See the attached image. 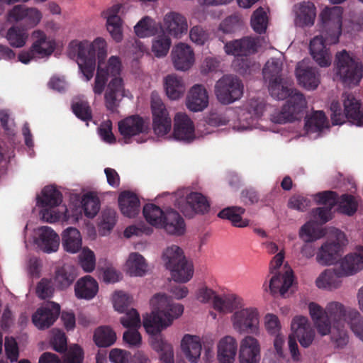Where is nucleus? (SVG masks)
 Segmentation results:
<instances>
[{
	"label": "nucleus",
	"mask_w": 363,
	"mask_h": 363,
	"mask_svg": "<svg viewBox=\"0 0 363 363\" xmlns=\"http://www.w3.org/2000/svg\"><path fill=\"white\" fill-rule=\"evenodd\" d=\"M209 104V95L206 87L195 84L187 91L185 105L192 112H200L206 109Z\"/></svg>",
	"instance_id": "obj_26"
},
{
	"label": "nucleus",
	"mask_w": 363,
	"mask_h": 363,
	"mask_svg": "<svg viewBox=\"0 0 363 363\" xmlns=\"http://www.w3.org/2000/svg\"><path fill=\"white\" fill-rule=\"evenodd\" d=\"M149 306L150 312L143 315V325L151 336V346L159 354L162 362L174 363L173 346L164 338L161 332L170 327L175 320L183 315L184 307L162 292L152 295Z\"/></svg>",
	"instance_id": "obj_2"
},
{
	"label": "nucleus",
	"mask_w": 363,
	"mask_h": 363,
	"mask_svg": "<svg viewBox=\"0 0 363 363\" xmlns=\"http://www.w3.org/2000/svg\"><path fill=\"white\" fill-rule=\"evenodd\" d=\"M296 77L298 84L308 91L315 90L320 84L319 74L308 60L297 65Z\"/></svg>",
	"instance_id": "obj_27"
},
{
	"label": "nucleus",
	"mask_w": 363,
	"mask_h": 363,
	"mask_svg": "<svg viewBox=\"0 0 363 363\" xmlns=\"http://www.w3.org/2000/svg\"><path fill=\"white\" fill-rule=\"evenodd\" d=\"M168 270L171 272L172 279L180 283L188 282L194 275L193 264L186 258Z\"/></svg>",
	"instance_id": "obj_47"
},
{
	"label": "nucleus",
	"mask_w": 363,
	"mask_h": 363,
	"mask_svg": "<svg viewBox=\"0 0 363 363\" xmlns=\"http://www.w3.org/2000/svg\"><path fill=\"white\" fill-rule=\"evenodd\" d=\"M344 112L338 101H333L330 109L333 125H342L346 120L357 126H363V111H360V104L354 96L348 93L342 95Z\"/></svg>",
	"instance_id": "obj_9"
},
{
	"label": "nucleus",
	"mask_w": 363,
	"mask_h": 363,
	"mask_svg": "<svg viewBox=\"0 0 363 363\" xmlns=\"http://www.w3.org/2000/svg\"><path fill=\"white\" fill-rule=\"evenodd\" d=\"M346 323L342 325H330V340L334 347L337 349L345 348L349 343L350 337L345 328Z\"/></svg>",
	"instance_id": "obj_53"
},
{
	"label": "nucleus",
	"mask_w": 363,
	"mask_h": 363,
	"mask_svg": "<svg viewBox=\"0 0 363 363\" xmlns=\"http://www.w3.org/2000/svg\"><path fill=\"white\" fill-rule=\"evenodd\" d=\"M143 212L146 221L150 225L157 228H160L162 226L166 210L164 211L159 206L152 203H148L143 207Z\"/></svg>",
	"instance_id": "obj_50"
},
{
	"label": "nucleus",
	"mask_w": 363,
	"mask_h": 363,
	"mask_svg": "<svg viewBox=\"0 0 363 363\" xmlns=\"http://www.w3.org/2000/svg\"><path fill=\"white\" fill-rule=\"evenodd\" d=\"M212 131L211 130H203L201 128L196 130L191 118L184 112H177L173 118L172 139L189 143Z\"/></svg>",
	"instance_id": "obj_14"
},
{
	"label": "nucleus",
	"mask_w": 363,
	"mask_h": 363,
	"mask_svg": "<svg viewBox=\"0 0 363 363\" xmlns=\"http://www.w3.org/2000/svg\"><path fill=\"white\" fill-rule=\"evenodd\" d=\"M339 274L343 277L354 275L363 269V246L345 255L338 262Z\"/></svg>",
	"instance_id": "obj_29"
},
{
	"label": "nucleus",
	"mask_w": 363,
	"mask_h": 363,
	"mask_svg": "<svg viewBox=\"0 0 363 363\" xmlns=\"http://www.w3.org/2000/svg\"><path fill=\"white\" fill-rule=\"evenodd\" d=\"M116 223V212L113 209L108 208L102 211L98 222L99 233L101 236L108 235Z\"/></svg>",
	"instance_id": "obj_52"
},
{
	"label": "nucleus",
	"mask_w": 363,
	"mask_h": 363,
	"mask_svg": "<svg viewBox=\"0 0 363 363\" xmlns=\"http://www.w3.org/2000/svg\"><path fill=\"white\" fill-rule=\"evenodd\" d=\"M74 295L78 299L90 301L99 291V284L96 280L89 275L79 279L74 284Z\"/></svg>",
	"instance_id": "obj_41"
},
{
	"label": "nucleus",
	"mask_w": 363,
	"mask_h": 363,
	"mask_svg": "<svg viewBox=\"0 0 363 363\" xmlns=\"http://www.w3.org/2000/svg\"><path fill=\"white\" fill-rule=\"evenodd\" d=\"M108 43L103 37L89 40H73L67 47V53L74 60L85 81H90L96 67L93 92L101 95L106 85L104 94L106 105L108 108H114L123 98H133L129 89L125 88L122 77L123 65L116 55L108 56Z\"/></svg>",
	"instance_id": "obj_1"
},
{
	"label": "nucleus",
	"mask_w": 363,
	"mask_h": 363,
	"mask_svg": "<svg viewBox=\"0 0 363 363\" xmlns=\"http://www.w3.org/2000/svg\"><path fill=\"white\" fill-rule=\"evenodd\" d=\"M344 9L341 6L325 7L319 14L323 29L321 34L315 36L310 42V54L320 67H328L332 64V54L328 46L337 44L342 31L350 33L347 21H343Z\"/></svg>",
	"instance_id": "obj_3"
},
{
	"label": "nucleus",
	"mask_w": 363,
	"mask_h": 363,
	"mask_svg": "<svg viewBox=\"0 0 363 363\" xmlns=\"http://www.w3.org/2000/svg\"><path fill=\"white\" fill-rule=\"evenodd\" d=\"M116 340V334L109 326L97 328L94 333V341L100 347L112 345Z\"/></svg>",
	"instance_id": "obj_51"
},
{
	"label": "nucleus",
	"mask_w": 363,
	"mask_h": 363,
	"mask_svg": "<svg viewBox=\"0 0 363 363\" xmlns=\"http://www.w3.org/2000/svg\"><path fill=\"white\" fill-rule=\"evenodd\" d=\"M76 276L74 267L65 264L56 269L52 284L59 289H65L73 283Z\"/></svg>",
	"instance_id": "obj_46"
},
{
	"label": "nucleus",
	"mask_w": 363,
	"mask_h": 363,
	"mask_svg": "<svg viewBox=\"0 0 363 363\" xmlns=\"http://www.w3.org/2000/svg\"><path fill=\"white\" fill-rule=\"evenodd\" d=\"M282 61L279 59H271L268 60L263 69L264 79L268 83L274 80L283 78L281 72L282 70Z\"/></svg>",
	"instance_id": "obj_56"
},
{
	"label": "nucleus",
	"mask_w": 363,
	"mask_h": 363,
	"mask_svg": "<svg viewBox=\"0 0 363 363\" xmlns=\"http://www.w3.org/2000/svg\"><path fill=\"white\" fill-rule=\"evenodd\" d=\"M346 242L345 235L336 230L333 237L318 248L315 257L317 262L323 266H330L337 263L342 247Z\"/></svg>",
	"instance_id": "obj_16"
},
{
	"label": "nucleus",
	"mask_w": 363,
	"mask_h": 363,
	"mask_svg": "<svg viewBox=\"0 0 363 363\" xmlns=\"http://www.w3.org/2000/svg\"><path fill=\"white\" fill-rule=\"evenodd\" d=\"M122 7L120 4H113L101 13V17L105 20L106 30L111 39L116 43L123 40V21L118 15Z\"/></svg>",
	"instance_id": "obj_18"
},
{
	"label": "nucleus",
	"mask_w": 363,
	"mask_h": 363,
	"mask_svg": "<svg viewBox=\"0 0 363 363\" xmlns=\"http://www.w3.org/2000/svg\"><path fill=\"white\" fill-rule=\"evenodd\" d=\"M160 28L168 36L181 39L187 33L189 23L187 18L183 14L176 11H169L164 15L160 22Z\"/></svg>",
	"instance_id": "obj_20"
},
{
	"label": "nucleus",
	"mask_w": 363,
	"mask_h": 363,
	"mask_svg": "<svg viewBox=\"0 0 363 363\" xmlns=\"http://www.w3.org/2000/svg\"><path fill=\"white\" fill-rule=\"evenodd\" d=\"M133 29L135 34L140 38L150 37L155 33V21L150 16H144L134 26Z\"/></svg>",
	"instance_id": "obj_55"
},
{
	"label": "nucleus",
	"mask_w": 363,
	"mask_h": 363,
	"mask_svg": "<svg viewBox=\"0 0 363 363\" xmlns=\"http://www.w3.org/2000/svg\"><path fill=\"white\" fill-rule=\"evenodd\" d=\"M171 45L172 40L170 37L162 33L152 39L151 52L157 58L164 57L168 54Z\"/></svg>",
	"instance_id": "obj_54"
},
{
	"label": "nucleus",
	"mask_w": 363,
	"mask_h": 363,
	"mask_svg": "<svg viewBox=\"0 0 363 363\" xmlns=\"http://www.w3.org/2000/svg\"><path fill=\"white\" fill-rule=\"evenodd\" d=\"M121 317L120 322L124 328L138 329L141 326V320L138 311L135 308L127 309Z\"/></svg>",
	"instance_id": "obj_62"
},
{
	"label": "nucleus",
	"mask_w": 363,
	"mask_h": 363,
	"mask_svg": "<svg viewBox=\"0 0 363 363\" xmlns=\"http://www.w3.org/2000/svg\"><path fill=\"white\" fill-rule=\"evenodd\" d=\"M118 203L121 213L127 218H134L140 211L139 197L133 191H121L118 195Z\"/></svg>",
	"instance_id": "obj_36"
},
{
	"label": "nucleus",
	"mask_w": 363,
	"mask_h": 363,
	"mask_svg": "<svg viewBox=\"0 0 363 363\" xmlns=\"http://www.w3.org/2000/svg\"><path fill=\"white\" fill-rule=\"evenodd\" d=\"M324 230L312 219L303 225L298 232L299 238L304 242H313L323 237Z\"/></svg>",
	"instance_id": "obj_48"
},
{
	"label": "nucleus",
	"mask_w": 363,
	"mask_h": 363,
	"mask_svg": "<svg viewBox=\"0 0 363 363\" xmlns=\"http://www.w3.org/2000/svg\"><path fill=\"white\" fill-rule=\"evenodd\" d=\"M36 206L39 208L40 218L47 223L57 221L77 223L82 218V210L72 200L67 208L62 203V194L54 186H47L37 198Z\"/></svg>",
	"instance_id": "obj_5"
},
{
	"label": "nucleus",
	"mask_w": 363,
	"mask_h": 363,
	"mask_svg": "<svg viewBox=\"0 0 363 363\" xmlns=\"http://www.w3.org/2000/svg\"><path fill=\"white\" fill-rule=\"evenodd\" d=\"M186 259L183 250L177 245L167 246L163 250L162 260L165 267L169 269Z\"/></svg>",
	"instance_id": "obj_49"
},
{
	"label": "nucleus",
	"mask_w": 363,
	"mask_h": 363,
	"mask_svg": "<svg viewBox=\"0 0 363 363\" xmlns=\"http://www.w3.org/2000/svg\"><path fill=\"white\" fill-rule=\"evenodd\" d=\"M260 312L258 308L253 306L238 307L230 317L232 329L238 335L247 333L258 334L260 331Z\"/></svg>",
	"instance_id": "obj_10"
},
{
	"label": "nucleus",
	"mask_w": 363,
	"mask_h": 363,
	"mask_svg": "<svg viewBox=\"0 0 363 363\" xmlns=\"http://www.w3.org/2000/svg\"><path fill=\"white\" fill-rule=\"evenodd\" d=\"M238 341L230 335L220 337L216 343V358L219 363H234L238 354Z\"/></svg>",
	"instance_id": "obj_30"
},
{
	"label": "nucleus",
	"mask_w": 363,
	"mask_h": 363,
	"mask_svg": "<svg viewBox=\"0 0 363 363\" xmlns=\"http://www.w3.org/2000/svg\"><path fill=\"white\" fill-rule=\"evenodd\" d=\"M326 318L331 322V325L347 323L350 318L346 308L342 303L337 301H331L325 306Z\"/></svg>",
	"instance_id": "obj_45"
},
{
	"label": "nucleus",
	"mask_w": 363,
	"mask_h": 363,
	"mask_svg": "<svg viewBox=\"0 0 363 363\" xmlns=\"http://www.w3.org/2000/svg\"><path fill=\"white\" fill-rule=\"evenodd\" d=\"M263 39L246 37L240 40L230 41L225 45L226 54L234 56H247L256 52L261 46Z\"/></svg>",
	"instance_id": "obj_25"
},
{
	"label": "nucleus",
	"mask_w": 363,
	"mask_h": 363,
	"mask_svg": "<svg viewBox=\"0 0 363 363\" xmlns=\"http://www.w3.org/2000/svg\"><path fill=\"white\" fill-rule=\"evenodd\" d=\"M33 43L28 50H23L18 55V60L23 64H28L36 58H43L52 55L56 43L54 39L47 36L40 30L33 32Z\"/></svg>",
	"instance_id": "obj_13"
},
{
	"label": "nucleus",
	"mask_w": 363,
	"mask_h": 363,
	"mask_svg": "<svg viewBox=\"0 0 363 363\" xmlns=\"http://www.w3.org/2000/svg\"><path fill=\"white\" fill-rule=\"evenodd\" d=\"M330 127L329 122L323 111L313 112L306 121L305 130L306 133L313 138L320 136Z\"/></svg>",
	"instance_id": "obj_40"
},
{
	"label": "nucleus",
	"mask_w": 363,
	"mask_h": 363,
	"mask_svg": "<svg viewBox=\"0 0 363 363\" xmlns=\"http://www.w3.org/2000/svg\"><path fill=\"white\" fill-rule=\"evenodd\" d=\"M6 38L12 47L22 48L28 39V33L26 29L18 26H13L9 29Z\"/></svg>",
	"instance_id": "obj_57"
},
{
	"label": "nucleus",
	"mask_w": 363,
	"mask_h": 363,
	"mask_svg": "<svg viewBox=\"0 0 363 363\" xmlns=\"http://www.w3.org/2000/svg\"><path fill=\"white\" fill-rule=\"evenodd\" d=\"M180 349L190 363H199L202 352V342L199 336L186 334L180 342Z\"/></svg>",
	"instance_id": "obj_34"
},
{
	"label": "nucleus",
	"mask_w": 363,
	"mask_h": 363,
	"mask_svg": "<svg viewBox=\"0 0 363 363\" xmlns=\"http://www.w3.org/2000/svg\"><path fill=\"white\" fill-rule=\"evenodd\" d=\"M244 303V299L235 293L218 295L213 303V308L222 314L233 313Z\"/></svg>",
	"instance_id": "obj_38"
},
{
	"label": "nucleus",
	"mask_w": 363,
	"mask_h": 363,
	"mask_svg": "<svg viewBox=\"0 0 363 363\" xmlns=\"http://www.w3.org/2000/svg\"><path fill=\"white\" fill-rule=\"evenodd\" d=\"M267 11V9L259 7L253 12L250 21L252 28L256 33L265 32L268 23Z\"/></svg>",
	"instance_id": "obj_59"
},
{
	"label": "nucleus",
	"mask_w": 363,
	"mask_h": 363,
	"mask_svg": "<svg viewBox=\"0 0 363 363\" xmlns=\"http://www.w3.org/2000/svg\"><path fill=\"white\" fill-rule=\"evenodd\" d=\"M173 206L186 218H194L207 213L210 208L207 198L191 187L178 189L171 195Z\"/></svg>",
	"instance_id": "obj_6"
},
{
	"label": "nucleus",
	"mask_w": 363,
	"mask_h": 363,
	"mask_svg": "<svg viewBox=\"0 0 363 363\" xmlns=\"http://www.w3.org/2000/svg\"><path fill=\"white\" fill-rule=\"evenodd\" d=\"M123 270L130 277H142L148 273L149 264L143 255L131 252L123 264Z\"/></svg>",
	"instance_id": "obj_35"
},
{
	"label": "nucleus",
	"mask_w": 363,
	"mask_h": 363,
	"mask_svg": "<svg viewBox=\"0 0 363 363\" xmlns=\"http://www.w3.org/2000/svg\"><path fill=\"white\" fill-rule=\"evenodd\" d=\"M74 201L82 210V214L88 218H94L99 212L101 203L95 192L89 191L82 196L74 194L71 196L70 201Z\"/></svg>",
	"instance_id": "obj_31"
},
{
	"label": "nucleus",
	"mask_w": 363,
	"mask_h": 363,
	"mask_svg": "<svg viewBox=\"0 0 363 363\" xmlns=\"http://www.w3.org/2000/svg\"><path fill=\"white\" fill-rule=\"evenodd\" d=\"M308 310L318 335L320 337L328 335L331 322L326 318L325 308L317 303L311 302L308 305Z\"/></svg>",
	"instance_id": "obj_37"
},
{
	"label": "nucleus",
	"mask_w": 363,
	"mask_h": 363,
	"mask_svg": "<svg viewBox=\"0 0 363 363\" xmlns=\"http://www.w3.org/2000/svg\"><path fill=\"white\" fill-rule=\"evenodd\" d=\"M316 7L310 1H303L295 4L292 8L294 25L300 28L311 27L316 18Z\"/></svg>",
	"instance_id": "obj_22"
},
{
	"label": "nucleus",
	"mask_w": 363,
	"mask_h": 363,
	"mask_svg": "<svg viewBox=\"0 0 363 363\" xmlns=\"http://www.w3.org/2000/svg\"><path fill=\"white\" fill-rule=\"evenodd\" d=\"M238 356L240 363H259L261 359L259 341L254 336H245L240 342Z\"/></svg>",
	"instance_id": "obj_24"
},
{
	"label": "nucleus",
	"mask_w": 363,
	"mask_h": 363,
	"mask_svg": "<svg viewBox=\"0 0 363 363\" xmlns=\"http://www.w3.org/2000/svg\"><path fill=\"white\" fill-rule=\"evenodd\" d=\"M342 274L338 269H327L323 270L316 278L315 286L322 290L335 291L342 285Z\"/></svg>",
	"instance_id": "obj_42"
},
{
	"label": "nucleus",
	"mask_w": 363,
	"mask_h": 363,
	"mask_svg": "<svg viewBox=\"0 0 363 363\" xmlns=\"http://www.w3.org/2000/svg\"><path fill=\"white\" fill-rule=\"evenodd\" d=\"M59 304L47 302L33 315L32 320L36 328L44 330L53 324L60 313Z\"/></svg>",
	"instance_id": "obj_28"
},
{
	"label": "nucleus",
	"mask_w": 363,
	"mask_h": 363,
	"mask_svg": "<svg viewBox=\"0 0 363 363\" xmlns=\"http://www.w3.org/2000/svg\"><path fill=\"white\" fill-rule=\"evenodd\" d=\"M263 327L266 333L272 336L282 334V324L277 315L267 313L263 316Z\"/></svg>",
	"instance_id": "obj_58"
},
{
	"label": "nucleus",
	"mask_w": 363,
	"mask_h": 363,
	"mask_svg": "<svg viewBox=\"0 0 363 363\" xmlns=\"http://www.w3.org/2000/svg\"><path fill=\"white\" fill-rule=\"evenodd\" d=\"M245 210L241 207L230 206L219 212L218 216L227 219L237 228H245L250 225V220L244 217Z\"/></svg>",
	"instance_id": "obj_44"
},
{
	"label": "nucleus",
	"mask_w": 363,
	"mask_h": 363,
	"mask_svg": "<svg viewBox=\"0 0 363 363\" xmlns=\"http://www.w3.org/2000/svg\"><path fill=\"white\" fill-rule=\"evenodd\" d=\"M42 18V12L35 7L16 6L8 13L9 21L18 22L24 21L28 28L37 26Z\"/></svg>",
	"instance_id": "obj_23"
},
{
	"label": "nucleus",
	"mask_w": 363,
	"mask_h": 363,
	"mask_svg": "<svg viewBox=\"0 0 363 363\" xmlns=\"http://www.w3.org/2000/svg\"><path fill=\"white\" fill-rule=\"evenodd\" d=\"M32 239L37 247L45 253L55 252L60 246V237L50 226L43 225L35 228Z\"/></svg>",
	"instance_id": "obj_21"
},
{
	"label": "nucleus",
	"mask_w": 363,
	"mask_h": 363,
	"mask_svg": "<svg viewBox=\"0 0 363 363\" xmlns=\"http://www.w3.org/2000/svg\"><path fill=\"white\" fill-rule=\"evenodd\" d=\"M170 57L174 68L179 72L189 71L196 63L194 50L186 43L179 42L174 45Z\"/></svg>",
	"instance_id": "obj_19"
},
{
	"label": "nucleus",
	"mask_w": 363,
	"mask_h": 363,
	"mask_svg": "<svg viewBox=\"0 0 363 363\" xmlns=\"http://www.w3.org/2000/svg\"><path fill=\"white\" fill-rule=\"evenodd\" d=\"M63 250L69 254H77L82 249V236L74 227H68L61 234Z\"/></svg>",
	"instance_id": "obj_43"
},
{
	"label": "nucleus",
	"mask_w": 363,
	"mask_h": 363,
	"mask_svg": "<svg viewBox=\"0 0 363 363\" xmlns=\"http://www.w3.org/2000/svg\"><path fill=\"white\" fill-rule=\"evenodd\" d=\"M152 129L158 138L172 139V119L165 104L157 92L151 94Z\"/></svg>",
	"instance_id": "obj_12"
},
{
	"label": "nucleus",
	"mask_w": 363,
	"mask_h": 363,
	"mask_svg": "<svg viewBox=\"0 0 363 363\" xmlns=\"http://www.w3.org/2000/svg\"><path fill=\"white\" fill-rule=\"evenodd\" d=\"M349 324L354 335L359 340L363 341V318L357 311L350 313Z\"/></svg>",
	"instance_id": "obj_64"
},
{
	"label": "nucleus",
	"mask_w": 363,
	"mask_h": 363,
	"mask_svg": "<svg viewBox=\"0 0 363 363\" xmlns=\"http://www.w3.org/2000/svg\"><path fill=\"white\" fill-rule=\"evenodd\" d=\"M118 130L125 143L134 139L138 143L146 142L149 138V125L143 118L132 116L118 123Z\"/></svg>",
	"instance_id": "obj_15"
},
{
	"label": "nucleus",
	"mask_w": 363,
	"mask_h": 363,
	"mask_svg": "<svg viewBox=\"0 0 363 363\" xmlns=\"http://www.w3.org/2000/svg\"><path fill=\"white\" fill-rule=\"evenodd\" d=\"M290 330L288 347L293 360L298 362L301 359V354L296 340L301 347H309L315 340V332L308 318L301 315H295L292 318Z\"/></svg>",
	"instance_id": "obj_7"
},
{
	"label": "nucleus",
	"mask_w": 363,
	"mask_h": 363,
	"mask_svg": "<svg viewBox=\"0 0 363 363\" xmlns=\"http://www.w3.org/2000/svg\"><path fill=\"white\" fill-rule=\"evenodd\" d=\"M163 89L170 101L182 99L186 91L184 78L175 73L169 74L163 78Z\"/></svg>",
	"instance_id": "obj_33"
},
{
	"label": "nucleus",
	"mask_w": 363,
	"mask_h": 363,
	"mask_svg": "<svg viewBox=\"0 0 363 363\" xmlns=\"http://www.w3.org/2000/svg\"><path fill=\"white\" fill-rule=\"evenodd\" d=\"M214 93L220 103L229 104L241 98L243 94V85L238 77L224 75L216 82Z\"/></svg>",
	"instance_id": "obj_17"
},
{
	"label": "nucleus",
	"mask_w": 363,
	"mask_h": 363,
	"mask_svg": "<svg viewBox=\"0 0 363 363\" xmlns=\"http://www.w3.org/2000/svg\"><path fill=\"white\" fill-rule=\"evenodd\" d=\"M133 302V298L129 294L123 291H115L112 295V303L115 311L123 313Z\"/></svg>",
	"instance_id": "obj_60"
},
{
	"label": "nucleus",
	"mask_w": 363,
	"mask_h": 363,
	"mask_svg": "<svg viewBox=\"0 0 363 363\" xmlns=\"http://www.w3.org/2000/svg\"><path fill=\"white\" fill-rule=\"evenodd\" d=\"M265 110L266 104L263 100L250 99L238 111V121L233 128L240 132L254 128L266 130L267 128L259 122Z\"/></svg>",
	"instance_id": "obj_11"
},
{
	"label": "nucleus",
	"mask_w": 363,
	"mask_h": 363,
	"mask_svg": "<svg viewBox=\"0 0 363 363\" xmlns=\"http://www.w3.org/2000/svg\"><path fill=\"white\" fill-rule=\"evenodd\" d=\"M74 113L82 121H88L91 118V113L88 103L81 98H74L72 102Z\"/></svg>",
	"instance_id": "obj_63"
},
{
	"label": "nucleus",
	"mask_w": 363,
	"mask_h": 363,
	"mask_svg": "<svg viewBox=\"0 0 363 363\" xmlns=\"http://www.w3.org/2000/svg\"><path fill=\"white\" fill-rule=\"evenodd\" d=\"M272 274L268 284L270 292L284 295L294 283V277L292 269L285 266L280 271Z\"/></svg>",
	"instance_id": "obj_32"
},
{
	"label": "nucleus",
	"mask_w": 363,
	"mask_h": 363,
	"mask_svg": "<svg viewBox=\"0 0 363 363\" xmlns=\"http://www.w3.org/2000/svg\"><path fill=\"white\" fill-rule=\"evenodd\" d=\"M160 229L169 235L180 236L186 231V224L184 218L176 210L169 208L166 209L164 223Z\"/></svg>",
	"instance_id": "obj_39"
},
{
	"label": "nucleus",
	"mask_w": 363,
	"mask_h": 363,
	"mask_svg": "<svg viewBox=\"0 0 363 363\" xmlns=\"http://www.w3.org/2000/svg\"><path fill=\"white\" fill-rule=\"evenodd\" d=\"M268 89L272 98L277 100L287 99L281 110L272 114L271 120L276 123L293 122L301 118L307 107L303 94L293 86L291 81L279 78L269 83Z\"/></svg>",
	"instance_id": "obj_4"
},
{
	"label": "nucleus",
	"mask_w": 363,
	"mask_h": 363,
	"mask_svg": "<svg viewBox=\"0 0 363 363\" xmlns=\"http://www.w3.org/2000/svg\"><path fill=\"white\" fill-rule=\"evenodd\" d=\"M79 264L86 273L92 272L96 267V257L94 252L88 247L82 249L78 255Z\"/></svg>",
	"instance_id": "obj_61"
},
{
	"label": "nucleus",
	"mask_w": 363,
	"mask_h": 363,
	"mask_svg": "<svg viewBox=\"0 0 363 363\" xmlns=\"http://www.w3.org/2000/svg\"><path fill=\"white\" fill-rule=\"evenodd\" d=\"M336 77L347 86H356L363 76L361 62L354 55L346 50L338 52L335 58Z\"/></svg>",
	"instance_id": "obj_8"
}]
</instances>
